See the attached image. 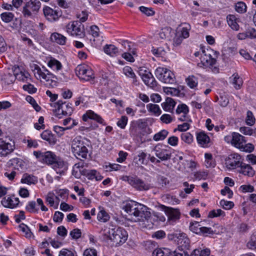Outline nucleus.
Segmentation results:
<instances>
[{"label": "nucleus", "mask_w": 256, "mask_h": 256, "mask_svg": "<svg viewBox=\"0 0 256 256\" xmlns=\"http://www.w3.org/2000/svg\"><path fill=\"white\" fill-rule=\"evenodd\" d=\"M122 209L129 215L134 216L136 218V220H148L151 216L148 208L132 200L126 202Z\"/></svg>", "instance_id": "nucleus-1"}, {"label": "nucleus", "mask_w": 256, "mask_h": 256, "mask_svg": "<svg viewBox=\"0 0 256 256\" xmlns=\"http://www.w3.org/2000/svg\"><path fill=\"white\" fill-rule=\"evenodd\" d=\"M42 162L51 166L56 172L60 176L64 175L68 168V164L50 151L44 152Z\"/></svg>", "instance_id": "nucleus-2"}, {"label": "nucleus", "mask_w": 256, "mask_h": 256, "mask_svg": "<svg viewBox=\"0 0 256 256\" xmlns=\"http://www.w3.org/2000/svg\"><path fill=\"white\" fill-rule=\"evenodd\" d=\"M104 235L113 241L116 245L124 243L128 238L126 231L120 227L108 230V232H104Z\"/></svg>", "instance_id": "nucleus-3"}, {"label": "nucleus", "mask_w": 256, "mask_h": 256, "mask_svg": "<svg viewBox=\"0 0 256 256\" xmlns=\"http://www.w3.org/2000/svg\"><path fill=\"white\" fill-rule=\"evenodd\" d=\"M36 72H35L36 76H39L40 78H42L45 80V85L48 87H54L56 86V77L44 67H42V69L39 66H36L35 68Z\"/></svg>", "instance_id": "nucleus-4"}, {"label": "nucleus", "mask_w": 256, "mask_h": 256, "mask_svg": "<svg viewBox=\"0 0 256 256\" xmlns=\"http://www.w3.org/2000/svg\"><path fill=\"white\" fill-rule=\"evenodd\" d=\"M80 137L75 138L72 142V152L78 158H86L88 150Z\"/></svg>", "instance_id": "nucleus-5"}, {"label": "nucleus", "mask_w": 256, "mask_h": 256, "mask_svg": "<svg viewBox=\"0 0 256 256\" xmlns=\"http://www.w3.org/2000/svg\"><path fill=\"white\" fill-rule=\"evenodd\" d=\"M54 106L55 108V110H54V115L58 118H62L63 116H70L73 112L72 104H66L62 100H58L54 104Z\"/></svg>", "instance_id": "nucleus-6"}, {"label": "nucleus", "mask_w": 256, "mask_h": 256, "mask_svg": "<svg viewBox=\"0 0 256 256\" xmlns=\"http://www.w3.org/2000/svg\"><path fill=\"white\" fill-rule=\"evenodd\" d=\"M155 75L158 79L165 84H173L176 82L174 73L165 68H158L155 70Z\"/></svg>", "instance_id": "nucleus-7"}, {"label": "nucleus", "mask_w": 256, "mask_h": 256, "mask_svg": "<svg viewBox=\"0 0 256 256\" xmlns=\"http://www.w3.org/2000/svg\"><path fill=\"white\" fill-rule=\"evenodd\" d=\"M121 179L128 182L133 188L138 190H146L150 189V186L138 176H124Z\"/></svg>", "instance_id": "nucleus-8"}, {"label": "nucleus", "mask_w": 256, "mask_h": 256, "mask_svg": "<svg viewBox=\"0 0 256 256\" xmlns=\"http://www.w3.org/2000/svg\"><path fill=\"white\" fill-rule=\"evenodd\" d=\"M41 3L39 0H30L22 8V14L24 18H31L39 10Z\"/></svg>", "instance_id": "nucleus-9"}, {"label": "nucleus", "mask_w": 256, "mask_h": 256, "mask_svg": "<svg viewBox=\"0 0 256 256\" xmlns=\"http://www.w3.org/2000/svg\"><path fill=\"white\" fill-rule=\"evenodd\" d=\"M212 53L214 54L216 57L219 54L218 52H214L211 49L202 50L200 56L201 62L199 63L198 65L202 64L204 67H212L216 62V59L215 58H212Z\"/></svg>", "instance_id": "nucleus-10"}, {"label": "nucleus", "mask_w": 256, "mask_h": 256, "mask_svg": "<svg viewBox=\"0 0 256 256\" xmlns=\"http://www.w3.org/2000/svg\"><path fill=\"white\" fill-rule=\"evenodd\" d=\"M67 32L74 36H78L80 38L84 36V26L79 22L76 21L70 22L66 26Z\"/></svg>", "instance_id": "nucleus-11"}, {"label": "nucleus", "mask_w": 256, "mask_h": 256, "mask_svg": "<svg viewBox=\"0 0 256 256\" xmlns=\"http://www.w3.org/2000/svg\"><path fill=\"white\" fill-rule=\"evenodd\" d=\"M138 74L146 85L152 88L157 86V82L154 78L152 74L146 68H140L138 70Z\"/></svg>", "instance_id": "nucleus-12"}, {"label": "nucleus", "mask_w": 256, "mask_h": 256, "mask_svg": "<svg viewBox=\"0 0 256 256\" xmlns=\"http://www.w3.org/2000/svg\"><path fill=\"white\" fill-rule=\"evenodd\" d=\"M76 73L80 78L86 81H88L94 78L92 70L86 66H78L76 68Z\"/></svg>", "instance_id": "nucleus-13"}, {"label": "nucleus", "mask_w": 256, "mask_h": 256, "mask_svg": "<svg viewBox=\"0 0 256 256\" xmlns=\"http://www.w3.org/2000/svg\"><path fill=\"white\" fill-rule=\"evenodd\" d=\"M226 165L229 170L239 168L242 164L241 156L236 153L232 154L226 159Z\"/></svg>", "instance_id": "nucleus-14"}, {"label": "nucleus", "mask_w": 256, "mask_h": 256, "mask_svg": "<svg viewBox=\"0 0 256 256\" xmlns=\"http://www.w3.org/2000/svg\"><path fill=\"white\" fill-rule=\"evenodd\" d=\"M152 152L160 161L168 160L171 158L170 151L168 149L162 148L160 145L156 146L153 149Z\"/></svg>", "instance_id": "nucleus-15"}, {"label": "nucleus", "mask_w": 256, "mask_h": 256, "mask_svg": "<svg viewBox=\"0 0 256 256\" xmlns=\"http://www.w3.org/2000/svg\"><path fill=\"white\" fill-rule=\"evenodd\" d=\"M43 12L46 18L51 22L56 21L62 16L61 10L58 8L54 10L46 6L43 8Z\"/></svg>", "instance_id": "nucleus-16"}, {"label": "nucleus", "mask_w": 256, "mask_h": 256, "mask_svg": "<svg viewBox=\"0 0 256 256\" xmlns=\"http://www.w3.org/2000/svg\"><path fill=\"white\" fill-rule=\"evenodd\" d=\"M164 210L168 216V220L175 222L180 218V212L178 209L164 206Z\"/></svg>", "instance_id": "nucleus-17"}, {"label": "nucleus", "mask_w": 256, "mask_h": 256, "mask_svg": "<svg viewBox=\"0 0 256 256\" xmlns=\"http://www.w3.org/2000/svg\"><path fill=\"white\" fill-rule=\"evenodd\" d=\"M246 142L244 137L238 133L233 132L232 134L231 144L239 149L244 146Z\"/></svg>", "instance_id": "nucleus-18"}, {"label": "nucleus", "mask_w": 256, "mask_h": 256, "mask_svg": "<svg viewBox=\"0 0 256 256\" xmlns=\"http://www.w3.org/2000/svg\"><path fill=\"white\" fill-rule=\"evenodd\" d=\"M82 118L84 122H88V120H93L100 124H102L104 123V120L102 117L91 110H88L82 116Z\"/></svg>", "instance_id": "nucleus-19"}, {"label": "nucleus", "mask_w": 256, "mask_h": 256, "mask_svg": "<svg viewBox=\"0 0 256 256\" xmlns=\"http://www.w3.org/2000/svg\"><path fill=\"white\" fill-rule=\"evenodd\" d=\"M2 205L6 207L13 208L16 207L18 203V198L12 197L4 198L1 202Z\"/></svg>", "instance_id": "nucleus-20"}, {"label": "nucleus", "mask_w": 256, "mask_h": 256, "mask_svg": "<svg viewBox=\"0 0 256 256\" xmlns=\"http://www.w3.org/2000/svg\"><path fill=\"white\" fill-rule=\"evenodd\" d=\"M176 242L182 250L188 249L190 246V240L184 233H180Z\"/></svg>", "instance_id": "nucleus-21"}, {"label": "nucleus", "mask_w": 256, "mask_h": 256, "mask_svg": "<svg viewBox=\"0 0 256 256\" xmlns=\"http://www.w3.org/2000/svg\"><path fill=\"white\" fill-rule=\"evenodd\" d=\"M14 150L13 146L10 143L0 141V156H6Z\"/></svg>", "instance_id": "nucleus-22"}, {"label": "nucleus", "mask_w": 256, "mask_h": 256, "mask_svg": "<svg viewBox=\"0 0 256 256\" xmlns=\"http://www.w3.org/2000/svg\"><path fill=\"white\" fill-rule=\"evenodd\" d=\"M238 172L244 176L252 177L254 175L255 171L248 164L242 162V164L239 168Z\"/></svg>", "instance_id": "nucleus-23"}, {"label": "nucleus", "mask_w": 256, "mask_h": 256, "mask_svg": "<svg viewBox=\"0 0 256 256\" xmlns=\"http://www.w3.org/2000/svg\"><path fill=\"white\" fill-rule=\"evenodd\" d=\"M196 140L198 144L203 147L207 146L210 141L209 136L204 132L197 133Z\"/></svg>", "instance_id": "nucleus-24"}, {"label": "nucleus", "mask_w": 256, "mask_h": 256, "mask_svg": "<svg viewBox=\"0 0 256 256\" xmlns=\"http://www.w3.org/2000/svg\"><path fill=\"white\" fill-rule=\"evenodd\" d=\"M50 40L53 42L60 45H64L66 44V38L60 33L54 32L52 34Z\"/></svg>", "instance_id": "nucleus-25"}, {"label": "nucleus", "mask_w": 256, "mask_h": 256, "mask_svg": "<svg viewBox=\"0 0 256 256\" xmlns=\"http://www.w3.org/2000/svg\"><path fill=\"white\" fill-rule=\"evenodd\" d=\"M42 139L48 142L50 144H54L56 139L52 132L48 130H44L40 134Z\"/></svg>", "instance_id": "nucleus-26"}, {"label": "nucleus", "mask_w": 256, "mask_h": 256, "mask_svg": "<svg viewBox=\"0 0 256 256\" xmlns=\"http://www.w3.org/2000/svg\"><path fill=\"white\" fill-rule=\"evenodd\" d=\"M146 154L143 152H140L134 158V162L138 166H142V164H146L148 160H146Z\"/></svg>", "instance_id": "nucleus-27"}, {"label": "nucleus", "mask_w": 256, "mask_h": 256, "mask_svg": "<svg viewBox=\"0 0 256 256\" xmlns=\"http://www.w3.org/2000/svg\"><path fill=\"white\" fill-rule=\"evenodd\" d=\"M176 103L174 100L170 98H167L166 102L162 104V108L167 112H172L175 106Z\"/></svg>", "instance_id": "nucleus-28"}, {"label": "nucleus", "mask_w": 256, "mask_h": 256, "mask_svg": "<svg viewBox=\"0 0 256 256\" xmlns=\"http://www.w3.org/2000/svg\"><path fill=\"white\" fill-rule=\"evenodd\" d=\"M226 20L228 26L234 30H239V25L237 22V18L234 15L229 14L226 16Z\"/></svg>", "instance_id": "nucleus-29"}, {"label": "nucleus", "mask_w": 256, "mask_h": 256, "mask_svg": "<svg viewBox=\"0 0 256 256\" xmlns=\"http://www.w3.org/2000/svg\"><path fill=\"white\" fill-rule=\"evenodd\" d=\"M38 182L36 177L34 176L28 174H24L22 178L21 182L24 184H35Z\"/></svg>", "instance_id": "nucleus-30"}, {"label": "nucleus", "mask_w": 256, "mask_h": 256, "mask_svg": "<svg viewBox=\"0 0 256 256\" xmlns=\"http://www.w3.org/2000/svg\"><path fill=\"white\" fill-rule=\"evenodd\" d=\"M48 66L53 70H61L62 65L61 63L57 60L54 58H51L48 62Z\"/></svg>", "instance_id": "nucleus-31"}, {"label": "nucleus", "mask_w": 256, "mask_h": 256, "mask_svg": "<svg viewBox=\"0 0 256 256\" xmlns=\"http://www.w3.org/2000/svg\"><path fill=\"white\" fill-rule=\"evenodd\" d=\"M104 51L111 56H116L118 54V48L112 44L106 45L104 48Z\"/></svg>", "instance_id": "nucleus-32"}, {"label": "nucleus", "mask_w": 256, "mask_h": 256, "mask_svg": "<svg viewBox=\"0 0 256 256\" xmlns=\"http://www.w3.org/2000/svg\"><path fill=\"white\" fill-rule=\"evenodd\" d=\"M15 78L18 80L28 82L30 80V75L26 72H20L15 74Z\"/></svg>", "instance_id": "nucleus-33"}, {"label": "nucleus", "mask_w": 256, "mask_h": 256, "mask_svg": "<svg viewBox=\"0 0 256 256\" xmlns=\"http://www.w3.org/2000/svg\"><path fill=\"white\" fill-rule=\"evenodd\" d=\"M232 84L234 87L238 90L240 89L242 85L243 81L242 78H240L238 74H234L232 76Z\"/></svg>", "instance_id": "nucleus-34"}, {"label": "nucleus", "mask_w": 256, "mask_h": 256, "mask_svg": "<svg viewBox=\"0 0 256 256\" xmlns=\"http://www.w3.org/2000/svg\"><path fill=\"white\" fill-rule=\"evenodd\" d=\"M168 132L167 130H163L155 134L153 139L155 141L162 140L167 136Z\"/></svg>", "instance_id": "nucleus-35"}, {"label": "nucleus", "mask_w": 256, "mask_h": 256, "mask_svg": "<svg viewBox=\"0 0 256 256\" xmlns=\"http://www.w3.org/2000/svg\"><path fill=\"white\" fill-rule=\"evenodd\" d=\"M146 108L148 110L156 115H160L161 114V110L159 106L156 104H149L146 105Z\"/></svg>", "instance_id": "nucleus-36"}, {"label": "nucleus", "mask_w": 256, "mask_h": 256, "mask_svg": "<svg viewBox=\"0 0 256 256\" xmlns=\"http://www.w3.org/2000/svg\"><path fill=\"white\" fill-rule=\"evenodd\" d=\"M186 82L188 86L191 88H194L198 86V78L194 76H189L186 79Z\"/></svg>", "instance_id": "nucleus-37"}, {"label": "nucleus", "mask_w": 256, "mask_h": 256, "mask_svg": "<svg viewBox=\"0 0 256 256\" xmlns=\"http://www.w3.org/2000/svg\"><path fill=\"white\" fill-rule=\"evenodd\" d=\"M235 10L240 14H244L246 11V6L242 2H238L235 4Z\"/></svg>", "instance_id": "nucleus-38"}, {"label": "nucleus", "mask_w": 256, "mask_h": 256, "mask_svg": "<svg viewBox=\"0 0 256 256\" xmlns=\"http://www.w3.org/2000/svg\"><path fill=\"white\" fill-rule=\"evenodd\" d=\"M201 226L198 222L194 221L190 224V230L196 234H200Z\"/></svg>", "instance_id": "nucleus-39"}, {"label": "nucleus", "mask_w": 256, "mask_h": 256, "mask_svg": "<svg viewBox=\"0 0 256 256\" xmlns=\"http://www.w3.org/2000/svg\"><path fill=\"white\" fill-rule=\"evenodd\" d=\"M23 142L24 144H26V146L28 148H36L38 146L36 140H32L30 138H28V139H24L23 140Z\"/></svg>", "instance_id": "nucleus-40"}, {"label": "nucleus", "mask_w": 256, "mask_h": 256, "mask_svg": "<svg viewBox=\"0 0 256 256\" xmlns=\"http://www.w3.org/2000/svg\"><path fill=\"white\" fill-rule=\"evenodd\" d=\"M170 254V250L168 248H157L153 253V256H168Z\"/></svg>", "instance_id": "nucleus-41"}, {"label": "nucleus", "mask_w": 256, "mask_h": 256, "mask_svg": "<svg viewBox=\"0 0 256 256\" xmlns=\"http://www.w3.org/2000/svg\"><path fill=\"white\" fill-rule=\"evenodd\" d=\"M247 247L251 250L256 248V232L252 233L250 241L246 244Z\"/></svg>", "instance_id": "nucleus-42"}, {"label": "nucleus", "mask_w": 256, "mask_h": 256, "mask_svg": "<svg viewBox=\"0 0 256 256\" xmlns=\"http://www.w3.org/2000/svg\"><path fill=\"white\" fill-rule=\"evenodd\" d=\"M83 175L86 176L89 180H93L96 177V170H86L84 169L82 171Z\"/></svg>", "instance_id": "nucleus-43"}, {"label": "nucleus", "mask_w": 256, "mask_h": 256, "mask_svg": "<svg viewBox=\"0 0 256 256\" xmlns=\"http://www.w3.org/2000/svg\"><path fill=\"white\" fill-rule=\"evenodd\" d=\"M225 212L220 209L214 210L210 211L208 213V216L210 218L215 217L224 216Z\"/></svg>", "instance_id": "nucleus-44"}, {"label": "nucleus", "mask_w": 256, "mask_h": 256, "mask_svg": "<svg viewBox=\"0 0 256 256\" xmlns=\"http://www.w3.org/2000/svg\"><path fill=\"white\" fill-rule=\"evenodd\" d=\"M180 137L182 140L188 144H190L193 142V136L190 132L182 133Z\"/></svg>", "instance_id": "nucleus-45"}, {"label": "nucleus", "mask_w": 256, "mask_h": 256, "mask_svg": "<svg viewBox=\"0 0 256 256\" xmlns=\"http://www.w3.org/2000/svg\"><path fill=\"white\" fill-rule=\"evenodd\" d=\"M205 157V165L207 168L210 166L214 167L215 166L214 162L212 160V154L206 153L204 154Z\"/></svg>", "instance_id": "nucleus-46"}, {"label": "nucleus", "mask_w": 256, "mask_h": 256, "mask_svg": "<svg viewBox=\"0 0 256 256\" xmlns=\"http://www.w3.org/2000/svg\"><path fill=\"white\" fill-rule=\"evenodd\" d=\"M8 164L10 165L14 166V168L17 169H18V167L22 168L24 166L22 160L18 158L10 160Z\"/></svg>", "instance_id": "nucleus-47"}, {"label": "nucleus", "mask_w": 256, "mask_h": 256, "mask_svg": "<svg viewBox=\"0 0 256 256\" xmlns=\"http://www.w3.org/2000/svg\"><path fill=\"white\" fill-rule=\"evenodd\" d=\"M0 16H1L2 20L4 22H9L12 20V19L14 17V15L12 12H6L2 13L0 14Z\"/></svg>", "instance_id": "nucleus-48"}, {"label": "nucleus", "mask_w": 256, "mask_h": 256, "mask_svg": "<svg viewBox=\"0 0 256 256\" xmlns=\"http://www.w3.org/2000/svg\"><path fill=\"white\" fill-rule=\"evenodd\" d=\"M246 122L249 126H252L255 122V118L253 114L250 110L247 112Z\"/></svg>", "instance_id": "nucleus-49"}, {"label": "nucleus", "mask_w": 256, "mask_h": 256, "mask_svg": "<svg viewBox=\"0 0 256 256\" xmlns=\"http://www.w3.org/2000/svg\"><path fill=\"white\" fill-rule=\"evenodd\" d=\"M72 128V126H68L66 128H63L58 126H56L54 127V131L60 136H62L64 134L66 130Z\"/></svg>", "instance_id": "nucleus-50"}, {"label": "nucleus", "mask_w": 256, "mask_h": 256, "mask_svg": "<svg viewBox=\"0 0 256 256\" xmlns=\"http://www.w3.org/2000/svg\"><path fill=\"white\" fill-rule=\"evenodd\" d=\"M152 54L156 56H162L165 54V51L163 48H154L152 49Z\"/></svg>", "instance_id": "nucleus-51"}, {"label": "nucleus", "mask_w": 256, "mask_h": 256, "mask_svg": "<svg viewBox=\"0 0 256 256\" xmlns=\"http://www.w3.org/2000/svg\"><path fill=\"white\" fill-rule=\"evenodd\" d=\"M98 218L99 220L106 222L109 220L110 216L104 210H101L98 214Z\"/></svg>", "instance_id": "nucleus-52"}, {"label": "nucleus", "mask_w": 256, "mask_h": 256, "mask_svg": "<svg viewBox=\"0 0 256 256\" xmlns=\"http://www.w3.org/2000/svg\"><path fill=\"white\" fill-rule=\"evenodd\" d=\"M188 106L185 104H182L178 106L176 112L178 114L183 113L184 114H187L188 112Z\"/></svg>", "instance_id": "nucleus-53"}, {"label": "nucleus", "mask_w": 256, "mask_h": 256, "mask_svg": "<svg viewBox=\"0 0 256 256\" xmlns=\"http://www.w3.org/2000/svg\"><path fill=\"white\" fill-rule=\"evenodd\" d=\"M218 102L222 106L225 107L227 106L229 103V100L227 95L224 94L220 95L218 99Z\"/></svg>", "instance_id": "nucleus-54"}, {"label": "nucleus", "mask_w": 256, "mask_h": 256, "mask_svg": "<svg viewBox=\"0 0 256 256\" xmlns=\"http://www.w3.org/2000/svg\"><path fill=\"white\" fill-rule=\"evenodd\" d=\"M139 10L147 16H152L154 14V12L150 8L141 6L139 7Z\"/></svg>", "instance_id": "nucleus-55"}, {"label": "nucleus", "mask_w": 256, "mask_h": 256, "mask_svg": "<svg viewBox=\"0 0 256 256\" xmlns=\"http://www.w3.org/2000/svg\"><path fill=\"white\" fill-rule=\"evenodd\" d=\"M220 206L226 210L231 209L234 206V204L230 201H226L224 200H221L220 202Z\"/></svg>", "instance_id": "nucleus-56"}, {"label": "nucleus", "mask_w": 256, "mask_h": 256, "mask_svg": "<svg viewBox=\"0 0 256 256\" xmlns=\"http://www.w3.org/2000/svg\"><path fill=\"white\" fill-rule=\"evenodd\" d=\"M246 32L248 38H250L251 39L256 38V30L255 28L249 27L246 29Z\"/></svg>", "instance_id": "nucleus-57"}, {"label": "nucleus", "mask_w": 256, "mask_h": 256, "mask_svg": "<svg viewBox=\"0 0 256 256\" xmlns=\"http://www.w3.org/2000/svg\"><path fill=\"white\" fill-rule=\"evenodd\" d=\"M124 74L128 77L130 78H134L135 74L132 68L130 66H125L123 68Z\"/></svg>", "instance_id": "nucleus-58"}, {"label": "nucleus", "mask_w": 256, "mask_h": 256, "mask_svg": "<svg viewBox=\"0 0 256 256\" xmlns=\"http://www.w3.org/2000/svg\"><path fill=\"white\" fill-rule=\"evenodd\" d=\"M190 122H184L182 124H178V126L177 128L175 129L174 131H176V130H178L180 132H185V131L187 130H188L190 128Z\"/></svg>", "instance_id": "nucleus-59"}, {"label": "nucleus", "mask_w": 256, "mask_h": 256, "mask_svg": "<svg viewBox=\"0 0 256 256\" xmlns=\"http://www.w3.org/2000/svg\"><path fill=\"white\" fill-rule=\"evenodd\" d=\"M46 201L50 205V206L54 207V208H57L58 207V203H55L53 196L49 194L46 198Z\"/></svg>", "instance_id": "nucleus-60"}, {"label": "nucleus", "mask_w": 256, "mask_h": 256, "mask_svg": "<svg viewBox=\"0 0 256 256\" xmlns=\"http://www.w3.org/2000/svg\"><path fill=\"white\" fill-rule=\"evenodd\" d=\"M128 120V118L125 116H123L117 122V125L121 128H124L127 124Z\"/></svg>", "instance_id": "nucleus-61"}, {"label": "nucleus", "mask_w": 256, "mask_h": 256, "mask_svg": "<svg viewBox=\"0 0 256 256\" xmlns=\"http://www.w3.org/2000/svg\"><path fill=\"white\" fill-rule=\"evenodd\" d=\"M70 234L72 239H78L81 236V230L78 228H74L70 232Z\"/></svg>", "instance_id": "nucleus-62"}, {"label": "nucleus", "mask_w": 256, "mask_h": 256, "mask_svg": "<svg viewBox=\"0 0 256 256\" xmlns=\"http://www.w3.org/2000/svg\"><path fill=\"white\" fill-rule=\"evenodd\" d=\"M58 256H77L76 254L68 249H62L60 252Z\"/></svg>", "instance_id": "nucleus-63"}, {"label": "nucleus", "mask_w": 256, "mask_h": 256, "mask_svg": "<svg viewBox=\"0 0 256 256\" xmlns=\"http://www.w3.org/2000/svg\"><path fill=\"white\" fill-rule=\"evenodd\" d=\"M84 256H97V252L94 248H88L84 252Z\"/></svg>", "instance_id": "nucleus-64"}]
</instances>
